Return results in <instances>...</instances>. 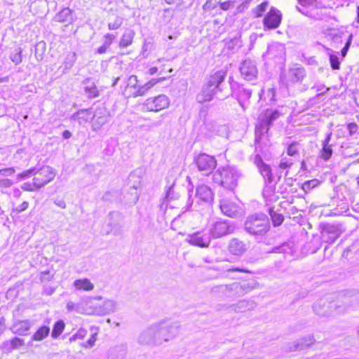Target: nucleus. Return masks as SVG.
<instances>
[{
  "instance_id": "nucleus-1",
  "label": "nucleus",
  "mask_w": 359,
  "mask_h": 359,
  "mask_svg": "<svg viewBox=\"0 0 359 359\" xmlns=\"http://www.w3.org/2000/svg\"><path fill=\"white\" fill-rule=\"evenodd\" d=\"M226 77V72L217 71L210 76L207 83L203 87L200 93L197 95L196 99L198 102L203 103L212 100L214 97L222 100L229 97L228 94L224 93L222 83Z\"/></svg>"
},
{
  "instance_id": "nucleus-2",
  "label": "nucleus",
  "mask_w": 359,
  "mask_h": 359,
  "mask_svg": "<svg viewBox=\"0 0 359 359\" xmlns=\"http://www.w3.org/2000/svg\"><path fill=\"white\" fill-rule=\"evenodd\" d=\"M280 112L278 109H268L262 113L255 126V143L257 146L266 145L268 132L273 121L278 118Z\"/></svg>"
},
{
  "instance_id": "nucleus-3",
  "label": "nucleus",
  "mask_w": 359,
  "mask_h": 359,
  "mask_svg": "<svg viewBox=\"0 0 359 359\" xmlns=\"http://www.w3.org/2000/svg\"><path fill=\"white\" fill-rule=\"evenodd\" d=\"M241 172L233 166H223L217 169L212 175V180L223 188L233 191L238 185Z\"/></svg>"
},
{
  "instance_id": "nucleus-4",
  "label": "nucleus",
  "mask_w": 359,
  "mask_h": 359,
  "mask_svg": "<svg viewBox=\"0 0 359 359\" xmlns=\"http://www.w3.org/2000/svg\"><path fill=\"white\" fill-rule=\"evenodd\" d=\"M257 283H238L234 282L228 285H219L214 287L212 291L220 292L228 297H242L250 292L257 287Z\"/></svg>"
},
{
  "instance_id": "nucleus-5",
  "label": "nucleus",
  "mask_w": 359,
  "mask_h": 359,
  "mask_svg": "<svg viewBox=\"0 0 359 359\" xmlns=\"http://www.w3.org/2000/svg\"><path fill=\"white\" fill-rule=\"evenodd\" d=\"M269 227V218L262 213L249 216L245 222V229L251 235H264Z\"/></svg>"
},
{
  "instance_id": "nucleus-6",
  "label": "nucleus",
  "mask_w": 359,
  "mask_h": 359,
  "mask_svg": "<svg viewBox=\"0 0 359 359\" xmlns=\"http://www.w3.org/2000/svg\"><path fill=\"white\" fill-rule=\"evenodd\" d=\"M156 345H161L164 341L173 339L178 333L179 326L177 323L161 321L154 323Z\"/></svg>"
},
{
  "instance_id": "nucleus-7",
  "label": "nucleus",
  "mask_w": 359,
  "mask_h": 359,
  "mask_svg": "<svg viewBox=\"0 0 359 359\" xmlns=\"http://www.w3.org/2000/svg\"><path fill=\"white\" fill-rule=\"evenodd\" d=\"M101 299L102 297L100 296L90 298L88 302L89 307L86 309V314L104 316L116 311L117 302L114 300L107 299L102 304L94 303L95 300H100Z\"/></svg>"
},
{
  "instance_id": "nucleus-8",
  "label": "nucleus",
  "mask_w": 359,
  "mask_h": 359,
  "mask_svg": "<svg viewBox=\"0 0 359 359\" xmlns=\"http://www.w3.org/2000/svg\"><path fill=\"white\" fill-rule=\"evenodd\" d=\"M170 100L165 95H158L147 98L142 104L143 111L157 112L167 108Z\"/></svg>"
},
{
  "instance_id": "nucleus-9",
  "label": "nucleus",
  "mask_w": 359,
  "mask_h": 359,
  "mask_svg": "<svg viewBox=\"0 0 359 359\" xmlns=\"http://www.w3.org/2000/svg\"><path fill=\"white\" fill-rule=\"evenodd\" d=\"M234 229L229 221L220 219L212 222L208 230L212 238H219L232 233Z\"/></svg>"
},
{
  "instance_id": "nucleus-10",
  "label": "nucleus",
  "mask_w": 359,
  "mask_h": 359,
  "mask_svg": "<svg viewBox=\"0 0 359 359\" xmlns=\"http://www.w3.org/2000/svg\"><path fill=\"white\" fill-rule=\"evenodd\" d=\"M212 238L208 229H202L188 234L186 241L191 245L205 248L209 246Z\"/></svg>"
},
{
  "instance_id": "nucleus-11",
  "label": "nucleus",
  "mask_w": 359,
  "mask_h": 359,
  "mask_svg": "<svg viewBox=\"0 0 359 359\" xmlns=\"http://www.w3.org/2000/svg\"><path fill=\"white\" fill-rule=\"evenodd\" d=\"M36 175L32 180L38 184V187H43L53 181L56 175V170L53 168L46 165L36 169Z\"/></svg>"
},
{
  "instance_id": "nucleus-12",
  "label": "nucleus",
  "mask_w": 359,
  "mask_h": 359,
  "mask_svg": "<svg viewBox=\"0 0 359 359\" xmlns=\"http://www.w3.org/2000/svg\"><path fill=\"white\" fill-rule=\"evenodd\" d=\"M195 163L199 171L204 175H208L212 172L217 165L215 157L206 154H201L195 158Z\"/></svg>"
},
{
  "instance_id": "nucleus-13",
  "label": "nucleus",
  "mask_w": 359,
  "mask_h": 359,
  "mask_svg": "<svg viewBox=\"0 0 359 359\" xmlns=\"http://www.w3.org/2000/svg\"><path fill=\"white\" fill-rule=\"evenodd\" d=\"M282 14L276 8L272 7L263 19V25L268 29H274L279 27Z\"/></svg>"
},
{
  "instance_id": "nucleus-14",
  "label": "nucleus",
  "mask_w": 359,
  "mask_h": 359,
  "mask_svg": "<svg viewBox=\"0 0 359 359\" xmlns=\"http://www.w3.org/2000/svg\"><path fill=\"white\" fill-rule=\"evenodd\" d=\"M305 76V71L302 67H294L289 69L287 74H282L280 80L286 86L301 81Z\"/></svg>"
},
{
  "instance_id": "nucleus-15",
  "label": "nucleus",
  "mask_w": 359,
  "mask_h": 359,
  "mask_svg": "<svg viewBox=\"0 0 359 359\" xmlns=\"http://www.w3.org/2000/svg\"><path fill=\"white\" fill-rule=\"evenodd\" d=\"M249 245L247 243L237 238L229 240L227 245L229 252L236 257H241L247 251Z\"/></svg>"
},
{
  "instance_id": "nucleus-16",
  "label": "nucleus",
  "mask_w": 359,
  "mask_h": 359,
  "mask_svg": "<svg viewBox=\"0 0 359 359\" xmlns=\"http://www.w3.org/2000/svg\"><path fill=\"white\" fill-rule=\"evenodd\" d=\"M239 69L242 76L247 81H252L257 76L258 70L255 62L250 59L243 61Z\"/></svg>"
},
{
  "instance_id": "nucleus-17",
  "label": "nucleus",
  "mask_w": 359,
  "mask_h": 359,
  "mask_svg": "<svg viewBox=\"0 0 359 359\" xmlns=\"http://www.w3.org/2000/svg\"><path fill=\"white\" fill-rule=\"evenodd\" d=\"M121 215L118 212H111L107 216V226L109 227L106 234L112 233L115 236L121 233Z\"/></svg>"
},
{
  "instance_id": "nucleus-18",
  "label": "nucleus",
  "mask_w": 359,
  "mask_h": 359,
  "mask_svg": "<svg viewBox=\"0 0 359 359\" xmlns=\"http://www.w3.org/2000/svg\"><path fill=\"white\" fill-rule=\"evenodd\" d=\"M232 95L237 99L240 105L245 109V103L250 98L252 91L242 85H234L232 86Z\"/></svg>"
},
{
  "instance_id": "nucleus-19",
  "label": "nucleus",
  "mask_w": 359,
  "mask_h": 359,
  "mask_svg": "<svg viewBox=\"0 0 359 359\" xmlns=\"http://www.w3.org/2000/svg\"><path fill=\"white\" fill-rule=\"evenodd\" d=\"M93 130H97L102 128L104 124L109 121V113L104 107L98 108L93 113Z\"/></svg>"
},
{
  "instance_id": "nucleus-20",
  "label": "nucleus",
  "mask_w": 359,
  "mask_h": 359,
  "mask_svg": "<svg viewBox=\"0 0 359 359\" xmlns=\"http://www.w3.org/2000/svg\"><path fill=\"white\" fill-rule=\"evenodd\" d=\"M214 197L212 189L205 184H201L197 187L196 191V198L198 199L197 203L200 201L205 203H210Z\"/></svg>"
},
{
  "instance_id": "nucleus-21",
  "label": "nucleus",
  "mask_w": 359,
  "mask_h": 359,
  "mask_svg": "<svg viewBox=\"0 0 359 359\" xmlns=\"http://www.w3.org/2000/svg\"><path fill=\"white\" fill-rule=\"evenodd\" d=\"M321 233L323 240L328 243L334 242L340 234L338 227L331 224L323 225Z\"/></svg>"
},
{
  "instance_id": "nucleus-22",
  "label": "nucleus",
  "mask_w": 359,
  "mask_h": 359,
  "mask_svg": "<svg viewBox=\"0 0 359 359\" xmlns=\"http://www.w3.org/2000/svg\"><path fill=\"white\" fill-rule=\"evenodd\" d=\"M71 120L84 125L93 120V111L90 109H80L72 115Z\"/></svg>"
},
{
  "instance_id": "nucleus-23",
  "label": "nucleus",
  "mask_w": 359,
  "mask_h": 359,
  "mask_svg": "<svg viewBox=\"0 0 359 359\" xmlns=\"http://www.w3.org/2000/svg\"><path fill=\"white\" fill-rule=\"evenodd\" d=\"M222 212L230 217H234L239 212V207L228 200H222L219 205Z\"/></svg>"
},
{
  "instance_id": "nucleus-24",
  "label": "nucleus",
  "mask_w": 359,
  "mask_h": 359,
  "mask_svg": "<svg viewBox=\"0 0 359 359\" xmlns=\"http://www.w3.org/2000/svg\"><path fill=\"white\" fill-rule=\"evenodd\" d=\"M255 163L257 165L259 172L263 176L265 181L271 183L273 181V176L271 173L270 166L264 163L262 161V159L258 156L255 158Z\"/></svg>"
},
{
  "instance_id": "nucleus-25",
  "label": "nucleus",
  "mask_w": 359,
  "mask_h": 359,
  "mask_svg": "<svg viewBox=\"0 0 359 359\" xmlns=\"http://www.w3.org/2000/svg\"><path fill=\"white\" fill-rule=\"evenodd\" d=\"M206 128L212 135L218 136H226L228 133V127L224 124H219L216 122L208 123Z\"/></svg>"
},
{
  "instance_id": "nucleus-26",
  "label": "nucleus",
  "mask_w": 359,
  "mask_h": 359,
  "mask_svg": "<svg viewBox=\"0 0 359 359\" xmlns=\"http://www.w3.org/2000/svg\"><path fill=\"white\" fill-rule=\"evenodd\" d=\"M126 353V346L120 344L111 348L107 353L106 359H124Z\"/></svg>"
},
{
  "instance_id": "nucleus-27",
  "label": "nucleus",
  "mask_w": 359,
  "mask_h": 359,
  "mask_svg": "<svg viewBox=\"0 0 359 359\" xmlns=\"http://www.w3.org/2000/svg\"><path fill=\"white\" fill-rule=\"evenodd\" d=\"M83 90L88 98H95L99 96L97 86L91 79L88 78L83 81Z\"/></svg>"
},
{
  "instance_id": "nucleus-28",
  "label": "nucleus",
  "mask_w": 359,
  "mask_h": 359,
  "mask_svg": "<svg viewBox=\"0 0 359 359\" xmlns=\"http://www.w3.org/2000/svg\"><path fill=\"white\" fill-rule=\"evenodd\" d=\"M30 322L27 320L18 321L13 325L11 330L13 333L18 335H26L30 329Z\"/></svg>"
},
{
  "instance_id": "nucleus-29",
  "label": "nucleus",
  "mask_w": 359,
  "mask_h": 359,
  "mask_svg": "<svg viewBox=\"0 0 359 359\" xmlns=\"http://www.w3.org/2000/svg\"><path fill=\"white\" fill-rule=\"evenodd\" d=\"M313 1L314 0H298L299 4L301 5V7H297L298 11L309 18H313L314 8Z\"/></svg>"
},
{
  "instance_id": "nucleus-30",
  "label": "nucleus",
  "mask_w": 359,
  "mask_h": 359,
  "mask_svg": "<svg viewBox=\"0 0 359 359\" xmlns=\"http://www.w3.org/2000/svg\"><path fill=\"white\" fill-rule=\"evenodd\" d=\"M255 306L256 304L254 301L243 299L233 304L231 307L236 312H244L247 310H252Z\"/></svg>"
},
{
  "instance_id": "nucleus-31",
  "label": "nucleus",
  "mask_w": 359,
  "mask_h": 359,
  "mask_svg": "<svg viewBox=\"0 0 359 359\" xmlns=\"http://www.w3.org/2000/svg\"><path fill=\"white\" fill-rule=\"evenodd\" d=\"M54 20L59 22L71 23L73 21L72 11L69 8H64L55 15Z\"/></svg>"
},
{
  "instance_id": "nucleus-32",
  "label": "nucleus",
  "mask_w": 359,
  "mask_h": 359,
  "mask_svg": "<svg viewBox=\"0 0 359 359\" xmlns=\"http://www.w3.org/2000/svg\"><path fill=\"white\" fill-rule=\"evenodd\" d=\"M25 341L22 339L14 337L11 340L6 341L3 344V348L6 352H11L14 349H17L23 346Z\"/></svg>"
},
{
  "instance_id": "nucleus-33",
  "label": "nucleus",
  "mask_w": 359,
  "mask_h": 359,
  "mask_svg": "<svg viewBox=\"0 0 359 359\" xmlns=\"http://www.w3.org/2000/svg\"><path fill=\"white\" fill-rule=\"evenodd\" d=\"M135 32L133 29H128L123 34L121 40L119 41V46L121 48H126L132 44Z\"/></svg>"
},
{
  "instance_id": "nucleus-34",
  "label": "nucleus",
  "mask_w": 359,
  "mask_h": 359,
  "mask_svg": "<svg viewBox=\"0 0 359 359\" xmlns=\"http://www.w3.org/2000/svg\"><path fill=\"white\" fill-rule=\"evenodd\" d=\"M273 252L283 253L285 255V257H287V256H292L295 252V249L292 243H285L280 246L274 248Z\"/></svg>"
},
{
  "instance_id": "nucleus-35",
  "label": "nucleus",
  "mask_w": 359,
  "mask_h": 359,
  "mask_svg": "<svg viewBox=\"0 0 359 359\" xmlns=\"http://www.w3.org/2000/svg\"><path fill=\"white\" fill-rule=\"evenodd\" d=\"M158 83V80L155 79H152L147 83L140 86L137 88V90L133 93V97H137L138 96L144 95L154 85Z\"/></svg>"
},
{
  "instance_id": "nucleus-36",
  "label": "nucleus",
  "mask_w": 359,
  "mask_h": 359,
  "mask_svg": "<svg viewBox=\"0 0 359 359\" xmlns=\"http://www.w3.org/2000/svg\"><path fill=\"white\" fill-rule=\"evenodd\" d=\"M141 183L138 178L137 180L135 181V183L130 186V191L128 193V200L132 203H136L139 198L138 189L140 187Z\"/></svg>"
},
{
  "instance_id": "nucleus-37",
  "label": "nucleus",
  "mask_w": 359,
  "mask_h": 359,
  "mask_svg": "<svg viewBox=\"0 0 359 359\" xmlns=\"http://www.w3.org/2000/svg\"><path fill=\"white\" fill-rule=\"evenodd\" d=\"M73 285L77 290L91 291L94 289L93 284L88 278L76 280Z\"/></svg>"
},
{
  "instance_id": "nucleus-38",
  "label": "nucleus",
  "mask_w": 359,
  "mask_h": 359,
  "mask_svg": "<svg viewBox=\"0 0 359 359\" xmlns=\"http://www.w3.org/2000/svg\"><path fill=\"white\" fill-rule=\"evenodd\" d=\"M151 326L144 330L139 335L137 341L141 344H153Z\"/></svg>"
},
{
  "instance_id": "nucleus-39",
  "label": "nucleus",
  "mask_w": 359,
  "mask_h": 359,
  "mask_svg": "<svg viewBox=\"0 0 359 359\" xmlns=\"http://www.w3.org/2000/svg\"><path fill=\"white\" fill-rule=\"evenodd\" d=\"M330 137L328 136L323 142V149L320 151V157L324 160H327L330 158L332 154V149L330 145H328Z\"/></svg>"
},
{
  "instance_id": "nucleus-40",
  "label": "nucleus",
  "mask_w": 359,
  "mask_h": 359,
  "mask_svg": "<svg viewBox=\"0 0 359 359\" xmlns=\"http://www.w3.org/2000/svg\"><path fill=\"white\" fill-rule=\"evenodd\" d=\"M50 332V328L43 325L32 336V339L34 341H41L46 338Z\"/></svg>"
},
{
  "instance_id": "nucleus-41",
  "label": "nucleus",
  "mask_w": 359,
  "mask_h": 359,
  "mask_svg": "<svg viewBox=\"0 0 359 359\" xmlns=\"http://www.w3.org/2000/svg\"><path fill=\"white\" fill-rule=\"evenodd\" d=\"M287 145V154L290 157H295L299 154L300 145L297 142H290L289 140L285 142Z\"/></svg>"
},
{
  "instance_id": "nucleus-42",
  "label": "nucleus",
  "mask_w": 359,
  "mask_h": 359,
  "mask_svg": "<svg viewBox=\"0 0 359 359\" xmlns=\"http://www.w3.org/2000/svg\"><path fill=\"white\" fill-rule=\"evenodd\" d=\"M65 325L63 320H60L57 321L53 326L51 337L53 339H57L64 331Z\"/></svg>"
},
{
  "instance_id": "nucleus-43",
  "label": "nucleus",
  "mask_w": 359,
  "mask_h": 359,
  "mask_svg": "<svg viewBox=\"0 0 359 359\" xmlns=\"http://www.w3.org/2000/svg\"><path fill=\"white\" fill-rule=\"evenodd\" d=\"M269 213L271 216L273 226H277L282 224L284 218L281 214L276 212L272 208H269Z\"/></svg>"
},
{
  "instance_id": "nucleus-44",
  "label": "nucleus",
  "mask_w": 359,
  "mask_h": 359,
  "mask_svg": "<svg viewBox=\"0 0 359 359\" xmlns=\"http://www.w3.org/2000/svg\"><path fill=\"white\" fill-rule=\"evenodd\" d=\"M269 6L268 1H263L262 4L258 5L256 8L252 9V13L255 18H259L263 15V13L266 11Z\"/></svg>"
},
{
  "instance_id": "nucleus-45",
  "label": "nucleus",
  "mask_w": 359,
  "mask_h": 359,
  "mask_svg": "<svg viewBox=\"0 0 359 359\" xmlns=\"http://www.w3.org/2000/svg\"><path fill=\"white\" fill-rule=\"evenodd\" d=\"M77 56L76 53H69L67 55L65 62L64 67L66 69H71L76 60Z\"/></svg>"
},
{
  "instance_id": "nucleus-46",
  "label": "nucleus",
  "mask_w": 359,
  "mask_h": 359,
  "mask_svg": "<svg viewBox=\"0 0 359 359\" xmlns=\"http://www.w3.org/2000/svg\"><path fill=\"white\" fill-rule=\"evenodd\" d=\"M22 48L18 47L15 48L10 55V59L15 65L22 62Z\"/></svg>"
},
{
  "instance_id": "nucleus-47",
  "label": "nucleus",
  "mask_w": 359,
  "mask_h": 359,
  "mask_svg": "<svg viewBox=\"0 0 359 359\" xmlns=\"http://www.w3.org/2000/svg\"><path fill=\"white\" fill-rule=\"evenodd\" d=\"M66 308L69 312H72V311H74L79 313H85V314L86 312V309L83 310L80 304H75L71 301H69L67 303Z\"/></svg>"
},
{
  "instance_id": "nucleus-48",
  "label": "nucleus",
  "mask_w": 359,
  "mask_h": 359,
  "mask_svg": "<svg viewBox=\"0 0 359 359\" xmlns=\"http://www.w3.org/2000/svg\"><path fill=\"white\" fill-rule=\"evenodd\" d=\"M123 21V20L122 18H121L119 16H116L115 20L113 22L108 23V25H107L108 29L109 30H116V29H118L122 25Z\"/></svg>"
},
{
  "instance_id": "nucleus-49",
  "label": "nucleus",
  "mask_w": 359,
  "mask_h": 359,
  "mask_svg": "<svg viewBox=\"0 0 359 359\" xmlns=\"http://www.w3.org/2000/svg\"><path fill=\"white\" fill-rule=\"evenodd\" d=\"M265 94L267 95L269 102H272L274 101L276 94H275V90L273 88H269L266 93H264V90H262L259 94V98L261 100L263 99V96H264Z\"/></svg>"
},
{
  "instance_id": "nucleus-50",
  "label": "nucleus",
  "mask_w": 359,
  "mask_h": 359,
  "mask_svg": "<svg viewBox=\"0 0 359 359\" xmlns=\"http://www.w3.org/2000/svg\"><path fill=\"white\" fill-rule=\"evenodd\" d=\"M21 188L28 191H34L41 189V187H38V184H36V182L34 181L32 182H25L22 184Z\"/></svg>"
},
{
  "instance_id": "nucleus-51",
  "label": "nucleus",
  "mask_w": 359,
  "mask_h": 359,
  "mask_svg": "<svg viewBox=\"0 0 359 359\" xmlns=\"http://www.w3.org/2000/svg\"><path fill=\"white\" fill-rule=\"evenodd\" d=\"M219 4V1L217 0H207L205 4L203 6V8L204 11H211L215 8Z\"/></svg>"
},
{
  "instance_id": "nucleus-52",
  "label": "nucleus",
  "mask_w": 359,
  "mask_h": 359,
  "mask_svg": "<svg viewBox=\"0 0 359 359\" xmlns=\"http://www.w3.org/2000/svg\"><path fill=\"white\" fill-rule=\"evenodd\" d=\"M274 187L272 185H267L263 190V196L267 200H272L271 197L273 195Z\"/></svg>"
},
{
  "instance_id": "nucleus-53",
  "label": "nucleus",
  "mask_w": 359,
  "mask_h": 359,
  "mask_svg": "<svg viewBox=\"0 0 359 359\" xmlns=\"http://www.w3.org/2000/svg\"><path fill=\"white\" fill-rule=\"evenodd\" d=\"M116 35L113 34H111V33H107L106 34H104V36H103V43L104 45L108 46L109 48L110 47V46L111 45V43H113V41H114V39H116Z\"/></svg>"
},
{
  "instance_id": "nucleus-54",
  "label": "nucleus",
  "mask_w": 359,
  "mask_h": 359,
  "mask_svg": "<svg viewBox=\"0 0 359 359\" xmlns=\"http://www.w3.org/2000/svg\"><path fill=\"white\" fill-rule=\"evenodd\" d=\"M292 157L287 158L283 157L281 158L279 167L283 169H285L293 164L294 160L292 158Z\"/></svg>"
},
{
  "instance_id": "nucleus-55",
  "label": "nucleus",
  "mask_w": 359,
  "mask_h": 359,
  "mask_svg": "<svg viewBox=\"0 0 359 359\" xmlns=\"http://www.w3.org/2000/svg\"><path fill=\"white\" fill-rule=\"evenodd\" d=\"M223 269L228 272H241L246 273H251L252 271L244 268L231 266V267H223Z\"/></svg>"
},
{
  "instance_id": "nucleus-56",
  "label": "nucleus",
  "mask_w": 359,
  "mask_h": 359,
  "mask_svg": "<svg viewBox=\"0 0 359 359\" xmlns=\"http://www.w3.org/2000/svg\"><path fill=\"white\" fill-rule=\"evenodd\" d=\"M36 168H32L27 170H25L22 172V173L18 175V177L21 179H26L29 177L31 175H36Z\"/></svg>"
},
{
  "instance_id": "nucleus-57",
  "label": "nucleus",
  "mask_w": 359,
  "mask_h": 359,
  "mask_svg": "<svg viewBox=\"0 0 359 359\" xmlns=\"http://www.w3.org/2000/svg\"><path fill=\"white\" fill-rule=\"evenodd\" d=\"M330 62L331 67L333 69H339L340 68V62L339 61V58L337 55H330Z\"/></svg>"
},
{
  "instance_id": "nucleus-58",
  "label": "nucleus",
  "mask_w": 359,
  "mask_h": 359,
  "mask_svg": "<svg viewBox=\"0 0 359 359\" xmlns=\"http://www.w3.org/2000/svg\"><path fill=\"white\" fill-rule=\"evenodd\" d=\"M97 333H94L91 337L86 341L82 344V346L84 348H91L95 345V342L97 340Z\"/></svg>"
},
{
  "instance_id": "nucleus-59",
  "label": "nucleus",
  "mask_w": 359,
  "mask_h": 359,
  "mask_svg": "<svg viewBox=\"0 0 359 359\" xmlns=\"http://www.w3.org/2000/svg\"><path fill=\"white\" fill-rule=\"evenodd\" d=\"M323 307H326L323 312L324 314H330L337 306L335 303L330 302H327V305H325V303L323 302Z\"/></svg>"
},
{
  "instance_id": "nucleus-60",
  "label": "nucleus",
  "mask_w": 359,
  "mask_h": 359,
  "mask_svg": "<svg viewBox=\"0 0 359 359\" xmlns=\"http://www.w3.org/2000/svg\"><path fill=\"white\" fill-rule=\"evenodd\" d=\"M138 80L137 77L135 75L130 76L128 79L127 86L136 89L137 88Z\"/></svg>"
},
{
  "instance_id": "nucleus-61",
  "label": "nucleus",
  "mask_w": 359,
  "mask_h": 359,
  "mask_svg": "<svg viewBox=\"0 0 359 359\" xmlns=\"http://www.w3.org/2000/svg\"><path fill=\"white\" fill-rule=\"evenodd\" d=\"M234 4H235L234 0H228L223 3H220L219 5H220L221 9H222L223 11H227L231 7H233L234 6Z\"/></svg>"
},
{
  "instance_id": "nucleus-62",
  "label": "nucleus",
  "mask_w": 359,
  "mask_h": 359,
  "mask_svg": "<svg viewBox=\"0 0 359 359\" xmlns=\"http://www.w3.org/2000/svg\"><path fill=\"white\" fill-rule=\"evenodd\" d=\"M53 277V275H51L49 271H44L41 273V281H49Z\"/></svg>"
},
{
  "instance_id": "nucleus-63",
  "label": "nucleus",
  "mask_w": 359,
  "mask_h": 359,
  "mask_svg": "<svg viewBox=\"0 0 359 359\" xmlns=\"http://www.w3.org/2000/svg\"><path fill=\"white\" fill-rule=\"evenodd\" d=\"M29 207V203L27 201H24L22 203L19 205L15 208V211L18 213L22 212L26 210Z\"/></svg>"
},
{
  "instance_id": "nucleus-64",
  "label": "nucleus",
  "mask_w": 359,
  "mask_h": 359,
  "mask_svg": "<svg viewBox=\"0 0 359 359\" xmlns=\"http://www.w3.org/2000/svg\"><path fill=\"white\" fill-rule=\"evenodd\" d=\"M314 187V180H309L305 182L302 184V189L305 191H308Z\"/></svg>"
}]
</instances>
